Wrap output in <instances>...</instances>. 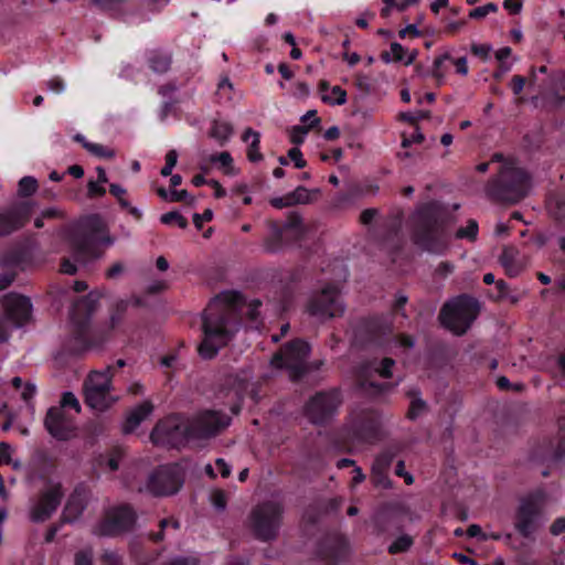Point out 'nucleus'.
I'll return each mask as SVG.
<instances>
[{"label": "nucleus", "mask_w": 565, "mask_h": 565, "mask_svg": "<svg viewBox=\"0 0 565 565\" xmlns=\"http://www.w3.org/2000/svg\"><path fill=\"white\" fill-rule=\"evenodd\" d=\"M243 141L248 143L247 158L250 162H259L263 154L259 150L260 135L252 128H247L243 134Z\"/></svg>", "instance_id": "27"}, {"label": "nucleus", "mask_w": 565, "mask_h": 565, "mask_svg": "<svg viewBox=\"0 0 565 565\" xmlns=\"http://www.w3.org/2000/svg\"><path fill=\"white\" fill-rule=\"evenodd\" d=\"M182 482L183 477L179 466H164L149 477L147 490L154 495H169L175 493Z\"/></svg>", "instance_id": "12"}, {"label": "nucleus", "mask_w": 565, "mask_h": 565, "mask_svg": "<svg viewBox=\"0 0 565 565\" xmlns=\"http://www.w3.org/2000/svg\"><path fill=\"white\" fill-rule=\"evenodd\" d=\"M305 233V226L301 217L298 215L289 216L288 221L281 226H273V235L276 238L292 237L299 238Z\"/></svg>", "instance_id": "21"}, {"label": "nucleus", "mask_w": 565, "mask_h": 565, "mask_svg": "<svg viewBox=\"0 0 565 565\" xmlns=\"http://www.w3.org/2000/svg\"><path fill=\"white\" fill-rule=\"evenodd\" d=\"M6 319L15 328L23 327L32 318V303L28 297L10 294L3 298Z\"/></svg>", "instance_id": "17"}, {"label": "nucleus", "mask_w": 565, "mask_h": 565, "mask_svg": "<svg viewBox=\"0 0 565 565\" xmlns=\"http://www.w3.org/2000/svg\"><path fill=\"white\" fill-rule=\"evenodd\" d=\"M29 212L30 209L24 203L0 211V237L20 228L26 220Z\"/></svg>", "instance_id": "18"}, {"label": "nucleus", "mask_w": 565, "mask_h": 565, "mask_svg": "<svg viewBox=\"0 0 565 565\" xmlns=\"http://www.w3.org/2000/svg\"><path fill=\"white\" fill-rule=\"evenodd\" d=\"M438 214L439 209L437 204L429 203L422 206L414 215V222L417 226V232L415 234L416 243L434 253L440 250L431 242L439 237Z\"/></svg>", "instance_id": "7"}, {"label": "nucleus", "mask_w": 565, "mask_h": 565, "mask_svg": "<svg viewBox=\"0 0 565 565\" xmlns=\"http://www.w3.org/2000/svg\"><path fill=\"white\" fill-rule=\"evenodd\" d=\"M63 494L60 483H47L38 500L31 507V520L34 522H43L51 518L60 505Z\"/></svg>", "instance_id": "15"}, {"label": "nucleus", "mask_w": 565, "mask_h": 565, "mask_svg": "<svg viewBox=\"0 0 565 565\" xmlns=\"http://www.w3.org/2000/svg\"><path fill=\"white\" fill-rule=\"evenodd\" d=\"M163 224H172L175 223L180 228H185L188 226V221L178 212H169L162 214L160 217Z\"/></svg>", "instance_id": "43"}, {"label": "nucleus", "mask_w": 565, "mask_h": 565, "mask_svg": "<svg viewBox=\"0 0 565 565\" xmlns=\"http://www.w3.org/2000/svg\"><path fill=\"white\" fill-rule=\"evenodd\" d=\"M288 157L295 163L296 168L302 169L306 167V160L303 159L302 153L299 150V148H297V147L291 148L288 151Z\"/></svg>", "instance_id": "53"}, {"label": "nucleus", "mask_w": 565, "mask_h": 565, "mask_svg": "<svg viewBox=\"0 0 565 565\" xmlns=\"http://www.w3.org/2000/svg\"><path fill=\"white\" fill-rule=\"evenodd\" d=\"M500 264L510 277L519 276L529 265V258L515 247H505L500 256Z\"/></svg>", "instance_id": "19"}, {"label": "nucleus", "mask_w": 565, "mask_h": 565, "mask_svg": "<svg viewBox=\"0 0 565 565\" xmlns=\"http://www.w3.org/2000/svg\"><path fill=\"white\" fill-rule=\"evenodd\" d=\"M413 544V540L408 535L397 537L388 547L391 554L403 553L407 551Z\"/></svg>", "instance_id": "39"}, {"label": "nucleus", "mask_w": 565, "mask_h": 565, "mask_svg": "<svg viewBox=\"0 0 565 565\" xmlns=\"http://www.w3.org/2000/svg\"><path fill=\"white\" fill-rule=\"evenodd\" d=\"M425 408H426L425 403L420 398L414 397L411 402V406H409V411H408L409 418H412V419L417 418L420 414L424 413Z\"/></svg>", "instance_id": "50"}, {"label": "nucleus", "mask_w": 565, "mask_h": 565, "mask_svg": "<svg viewBox=\"0 0 565 565\" xmlns=\"http://www.w3.org/2000/svg\"><path fill=\"white\" fill-rule=\"evenodd\" d=\"M87 192L88 196L95 198V196H103L106 193V189L104 188L103 183H99L97 180H89L87 183Z\"/></svg>", "instance_id": "51"}, {"label": "nucleus", "mask_w": 565, "mask_h": 565, "mask_svg": "<svg viewBox=\"0 0 565 565\" xmlns=\"http://www.w3.org/2000/svg\"><path fill=\"white\" fill-rule=\"evenodd\" d=\"M230 425V417L218 412H205L192 423L170 416L157 424L151 433L156 445L180 447L192 438H206Z\"/></svg>", "instance_id": "2"}, {"label": "nucleus", "mask_w": 565, "mask_h": 565, "mask_svg": "<svg viewBox=\"0 0 565 565\" xmlns=\"http://www.w3.org/2000/svg\"><path fill=\"white\" fill-rule=\"evenodd\" d=\"M565 532V516L556 519L551 525V533L553 535H559Z\"/></svg>", "instance_id": "63"}, {"label": "nucleus", "mask_w": 565, "mask_h": 565, "mask_svg": "<svg viewBox=\"0 0 565 565\" xmlns=\"http://www.w3.org/2000/svg\"><path fill=\"white\" fill-rule=\"evenodd\" d=\"M341 398L338 391H328L316 394L306 406V414L313 424L329 420L339 406Z\"/></svg>", "instance_id": "14"}, {"label": "nucleus", "mask_w": 565, "mask_h": 565, "mask_svg": "<svg viewBox=\"0 0 565 565\" xmlns=\"http://www.w3.org/2000/svg\"><path fill=\"white\" fill-rule=\"evenodd\" d=\"M478 235V223L475 220H469L465 227H460L456 237L460 239L475 241Z\"/></svg>", "instance_id": "38"}, {"label": "nucleus", "mask_w": 565, "mask_h": 565, "mask_svg": "<svg viewBox=\"0 0 565 565\" xmlns=\"http://www.w3.org/2000/svg\"><path fill=\"white\" fill-rule=\"evenodd\" d=\"M248 381L249 374L247 372H243L242 375H228L222 390L225 391V395L233 394L236 398L241 399L249 385Z\"/></svg>", "instance_id": "22"}, {"label": "nucleus", "mask_w": 565, "mask_h": 565, "mask_svg": "<svg viewBox=\"0 0 565 565\" xmlns=\"http://www.w3.org/2000/svg\"><path fill=\"white\" fill-rule=\"evenodd\" d=\"M394 365V361L392 359L385 358L380 363L372 362L365 365L362 369V379H361V387L369 392L371 388L375 387L373 382L369 381V376L374 372L377 373L381 377H390L392 375L391 369Z\"/></svg>", "instance_id": "20"}, {"label": "nucleus", "mask_w": 565, "mask_h": 565, "mask_svg": "<svg viewBox=\"0 0 565 565\" xmlns=\"http://www.w3.org/2000/svg\"><path fill=\"white\" fill-rule=\"evenodd\" d=\"M511 54L512 50L509 46L501 47L495 52V58L500 62L502 73L508 72L512 66L511 63L507 62Z\"/></svg>", "instance_id": "44"}, {"label": "nucleus", "mask_w": 565, "mask_h": 565, "mask_svg": "<svg viewBox=\"0 0 565 565\" xmlns=\"http://www.w3.org/2000/svg\"><path fill=\"white\" fill-rule=\"evenodd\" d=\"M417 2L418 0H384V7L382 8L381 13L383 17H388L393 8L404 11L406 8Z\"/></svg>", "instance_id": "36"}, {"label": "nucleus", "mask_w": 565, "mask_h": 565, "mask_svg": "<svg viewBox=\"0 0 565 565\" xmlns=\"http://www.w3.org/2000/svg\"><path fill=\"white\" fill-rule=\"evenodd\" d=\"M44 425L50 435L61 440L71 438L75 431L74 418L63 407H51L47 411Z\"/></svg>", "instance_id": "16"}, {"label": "nucleus", "mask_w": 565, "mask_h": 565, "mask_svg": "<svg viewBox=\"0 0 565 565\" xmlns=\"http://www.w3.org/2000/svg\"><path fill=\"white\" fill-rule=\"evenodd\" d=\"M470 50L476 56H479L486 61L489 58L490 53L492 52V46L486 43H472Z\"/></svg>", "instance_id": "48"}, {"label": "nucleus", "mask_w": 565, "mask_h": 565, "mask_svg": "<svg viewBox=\"0 0 565 565\" xmlns=\"http://www.w3.org/2000/svg\"><path fill=\"white\" fill-rule=\"evenodd\" d=\"M547 209L555 218H565V198L558 194L550 196Z\"/></svg>", "instance_id": "34"}, {"label": "nucleus", "mask_w": 565, "mask_h": 565, "mask_svg": "<svg viewBox=\"0 0 565 565\" xmlns=\"http://www.w3.org/2000/svg\"><path fill=\"white\" fill-rule=\"evenodd\" d=\"M309 127L305 126H295L290 131V140L295 145H300L305 141L306 136L308 135Z\"/></svg>", "instance_id": "47"}, {"label": "nucleus", "mask_w": 565, "mask_h": 565, "mask_svg": "<svg viewBox=\"0 0 565 565\" xmlns=\"http://www.w3.org/2000/svg\"><path fill=\"white\" fill-rule=\"evenodd\" d=\"M291 205L305 204L311 199L310 192L302 186L297 188L294 192L289 193Z\"/></svg>", "instance_id": "42"}, {"label": "nucleus", "mask_w": 565, "mask_h": 565, "mask_svg": "<svg viewBox=\"0 0 565 565\" xmlns=\"http://www.w3.org/2000/svg\"><path fill=\"white\" fill-rule=\"evenodd\" d=\"M531 180L527 173L513 162L502 166L498 179L489 186V194L504 202H518L527 195Z\"/></svg>", "instance_id": "4"}, {"label": "nucleus", "mask_w": 565, "mask_h": 565, "mask_svg": "<svg viewBox=\"0 0 565 565\" xmlns=\"http://www.w3.org/2000/svg\"><path fill=\"white\" fill-rule=\"evenodd\" d=\"M75 139L83 143L84 148L99 158H111L114 157V151L100 143H93L85 140V138L81 135H77Z\"/></svg>", "instance_id": "32"}, {"label": "nucleus", "mask_w": 565, "mask_h": 565, "mask_svg": "<svg viewBox=\"0 0 565 565\" xmlns=\"http://www.w3.org/2000/svg\"><path fill=\"white\" fill-rule=\"evenodd\" d=\"M301 121L303 124H308V127H312V126H316L320 122V119L317 117V113L316 110H309L307 111L302 117H301Z\"/></svg>", "instance_id": "62"}, {"label": "nucleus", "mask_w": 565, "mask_h": 565, "mask_svg": "<svg viewBox=\"0 0 565 565\" xmlns=\"http://www.w3.org/2000/svg\"><path fill=\"white\" fill-rule=\"evenodd\" d=\"M211 162L220 163L222 168H224V172L227 174H235L236 171L233 167V158L230 152H221L217 154H213L210 157Z\"/></svg>", "instance_id": "35"}, {"label": "nucleus", "mask_w": 565, "mask_h": 565, "mask_svg": "<svg viewBox=\"0 0 565 565\" xmlns=\"http://www.w3.org/2000/svg\"><path fill=\"white\" fill-rule=\"evenodd\" d=\"M153 411V406L150 402H143L134 408L127 416L124 424V431L131 433L135 430L141 422H143Z\"/></svg>", "instance_id": "25"}, {"label": "nucleus", "mask_w": 565, "mask_h": 565, "mask_svg": "<svg viewBox=\"0 0 565 565\" xmlns=\"http://www.w3.org/2000/svg\"><path fill=\"white\" fill-rule=\"evenodd\" d=\"M497 10L498 7L494 3H488L486 6H481L471 10L469 17L472 19H482L491 12H495Z\"/></svg>", "instance_id": "46"}, {"label": "nucleus", "mask_w": 565, "mask_h": 565, "mask_svg": "<svg viewBox=\"0 0 565 565\" xmlns=\"http://www.w3.org/2000/svg\"><path fill=\"white\" fill-rule=\"evenodd\" d=\"M417 57V51L408 52L399 43L393 42L391 44V51L381 54V58L385 63L391 62H404L406 65H411Z\"/></svg>", "instance_id": "24"}, {"label": "nucleus", "mask_w": 565, "mask_h": 565, "mask_svg": "<svg viewBox=\"0 0 565 565\" xmlns=\"http://www.w3.org/2000/svg\"><path fill=\"white\" fill-rule=\"evenodd\" d=\"M134 511L126 505L110 509L95 526L94 532L100 536H113L129 530L135 523Z\"/></svg>", "instance_id": "13"}, {"label": "nucleus", "mask_w": 565, "mask_h": 565, "mask_svg": "<svg viewBox=\"0 0 565 565\" xmlns=\"http://www.w3.org/2000/svg\"><path fill=\"white\" fill-rule=\"evenodd\" d=\"M393 457L394 454L388 451L379 455L372 465V473L376 475L385 472L388 466L391 465Z\"/></svg>", "instance_id": "37"}, {"label": "nucleus", "mask_w": 565, "mask_h": 565, "mask_svg": "<svg viewBox=\"0 0 565 565\" xmlns=\"http://www.w3.org/2000/svg\"><path fill=\"white\" fill-rule=\"evenodd\" d=\"M479 313V303L468 296H459L447 302L439 315L441 324L455 334H463Z\"/></svg>", "instance_id": "5"}, {"label": "nucleus", "mask_w": 565, "mask_h": 565, "mask_svg": "<svg viewBox=\"0 0 565 565\" xmlns=\"http://www.w3.org/2000/svg\"><path fill=\"white\" fill-rule=\"evenodd\" d=\"M503 7L510 13L516 14L521 11L522 1L521 0H504Z\"/></svg>", "instance_id": "59"}, {"label": "nucleus", "mask_w": 565, "mask_h": 565, "mask_svg": "<svg viewBox=\"0 0 565 565\" xmlns=\"http://www.w3.org/2000/svg\"><path fill=\"white\" fill-rule=\"evenodd\" d=\"M311 316L324 320L341 316L344 306L339 290L334 286H328L319 295L312 298L308 306Z\"/></svg>", "instance_id": "11"}, {"label": "nucleus", "mask_w": 565, "mask_h": 565, "mask_svg": "<svg viewBox=\"0 0 565 565\" xmlns=\"http://www.w3.org/2000/svg\"><path fill=\"white\" fill-rule=\"evenodd\" d=\"M178 161V152L175 150H170L166 154V164L161 169V174L163 177H168L171 174L173 168L175 167Z\"/></svg>", "instance_id": "45"}, {"label": "nucleus", "mask_w": 565, "mask_h": 565, "mask_svg": "<svg viewBox=\"0 0 565 565\" xmlns=\"http://www.w3.org/2000/svg\"><path fill=\"white\" fill-rule=\"evenodd\" d=\"M217 97L224 103H233L242 99L243 94L237 90L228 77H223L217 84Z\"/></svg>", "instance_id": "28"}, {"label": "nucleus", "mask_w": 565, "mask_h": 565, "mask_svg": "<svg viewBox=\"0 0 565 565\" xmlns=\"http://www.w3.org/2000/svg\"><path fill=\"white\" fill-rule=\"evenodd\" d=\"M57 407H63V409H73L75 414H78L81 412L79 402L76 398V396L71 392H66L63 394L61 404Z\"/></svg>", "instance_id": "40"}, {"label": "nucleus", "mask_w": 565, "mask_h": 565, "mask_svg": "<svg viewBox=\"0 0 565 565\" xmlns=\"http://www.w3.org/2000/svg\"><path fill=\"white\" fill-rule=\"evenodd\" d=\"M451 60V53L449 51H446L438 56L435 57L430 74L436 79L438 85H443L446 79V70L444 68L445 62H448Z\"/></svg>", "instance_id": "30"}, {"label": "nucleus", "mask_w": 565, "mask_h": 565, "mask_svg": "<svg viewBox=\"0 0 565 565\" xmlns=\"http://www.w3.org/2000/svg\"><path fill=\"white\" fill-rule=\"evenodd\" d=\"M114 239L109 236L104 221L92 215L77 226V234L72 241L74 256L78 262L87 263L99 258Z\"/></svg>", "instance_id": "3"}, {"label": "nucleus", "mask_w": 565, "mask_h": 565, "mask_svg": "<svg viewBox=\"0 0 565 565\" xmlns=\"http://www.w3.org/2000/svg\"><path fill=\"white\" fill-rule=\"evenodd\" d=\"M85 507L84 494L79 491H75L67 500L63 511V518L67 522L76 520L83 512Z\"/></svg>", "instance_id": "26"}, {"label": "nucleus", "mask_w": 565, "mask_h": 565, "mask_svg": "<svg viewBox=\"0 0 565 565\" xmlns=\"http://www.w3.org/2000/svg\"><path fill=\"white\" fill-rule=\"evenodd\" d=\"M189 198L186 190H169V202H185Z\"/></svg>", "instance_id": "57"}, {"label": "nucleus", "mask_w": 565, "mask_h": 565, "mask_svg": "<svg viewBox=\"0 0 565 565\" xmlns=\"http://www.w3.org/2000/svg\"><path fill=\"white\" fill-rule=\"evenodd\" d=\"M320 98L329 105H343L347 103V93L340 86H330L327 81H321L318 86Z\"/></svg>", "instance_id": "23"}, {"label": "nucleus", "mask_w": 565, "mask_h": 565, "mask_svg": "<svg viewBox=\"0 0 565 565\" xmlns=\"http://www.w3.org/2000/svg\"><path fill=\"white\" fill-rule=\"evenodd\" d=\"M449 62H452L456 67V73L459 75L466 76L468 74V61L465 56L455 60L451 57Z\"/></svg>", "instance_id": "55"}, {"label": "nucleus", "mask_w": 565, "mask_h": 565, "mask_svg": "<svg viewBox=\"0 0 565 565\" xmlns=\"http://www.w3.org/2000/svg\"><path fill=\"white\" fill-rule=\"evenodd\" d=\"M111 367L92 372L85 381V401L97 411H104L117 402L111 393Z\"/></svg>", "instance_id": "6"}, {"label": "nucleus", "mask_w": 565, "mask_h": 565, "mask_svg": "<svg viewBox=\"0 0 565 565\" xmlns=\"http://www.w3.org/2000/svg\"><path fill=\"white\" fill-rule=\"evenodd\" d=\"M467 534L468 536L470 537H480L481 540L486 541L488 540L490 536H488L487 534H484L481 530V527L477 524H471L468 529H467Z\"/></svg>", "instance_id": "60"}, {"label": "nucleus", "mask_w": 565, "mask_h": 565, "mask_svg": "<svg viewBox=\"0 0 565 565\" xmlns=\"http://www.w3.org/2000/svg\"><path fill=\"white\" fill-rule=\"evenodd\" d=\"M281 508L274 502L257 507L252 514V524L256 535L262 540L274 539L277 534Z\"/></svg>", "instance_id": "10"}, {"label": "nucleus", "mask_w": 565, "mask_h": 565, "mask_svg": "<svg viewBox=\"0 0 565 565\" xmlns=\"http://www.w3.org/2000/svg\"><path fill=\"white\" fill-rule=\"evenodd\" d=\"M260 301L245 302L236 291H224L216 296L203 312V340L199 354L212 359L226 345L241 326V317L247 316L252 321L258 316Z\"/></svg>", "instance_id": "1"}, {"label": "nucleus", "mask_w": 565, "mask_h": 565, "mask_svg": "<svg viewBox=\"0 0 565 565\" xmlns=\"http://www.w3.org/2000/svg\"><path fill=\"white\" fill-rule=\"evenodd\" d=\"M428 116V113L426 111H422V110H416V111H407V113H403L401 115V118L405 121H409V122H416L418 121L419 119L422 118H425Z\"/></svg>", "instance_id": "56"}, {"label": "nucleus", "mask_w": 565, "mask_h": 565, "mask_svg": "<svg viewBox=\"0 0 565 565\" xmlns=\"http://www.w3.org/2000/svg\"><path fill=\"white\" fill-rule=\"evenodd\" d=\"M525 85V78L522 76H513L511 79V87L515 95H519Z\"/></svg>", "instance_id": "61"}, {"label": "nucleus", "mask_w": 565, "mask_h": 565, "mask_svg": "<svg viewBox=\"0 0 565 565\" xmlns=\"http://www.w3.org/2000/svg\"><path fill=\"white\" fill-rule=\"evenodd\" d=\"M150 67L153 72L164 73L170 67V56L163 52H152L149 56Z\"/></svg>", "instance_id": "31"}, {"label": "nucleus", "mask_w": 565, "mask_h": 565, "mask_svg": "<svg viewBox=\"0 0 565 565\" xmlns=\"http://www.w3.org/2000/svg\"><path fill=\"white\" fill-rule=\"evenodd\" d=\"M308 354L309 345L301 340H296L276 353L271 359V364L278 369L285 367L290 371L292 377H298L306 371Z\"/></svg>", "instance_id": "9"}, {"label": "nucleus", "mask_w": 565, "mask_h": 565, "mask_svg": "<svg viewBox=\"0 0 565 565\" xmlns=\"http://www.w3.org/2000/svg\"><path fill=\"white\" fill-rule=\"evenodd\" d=\"M13 448L8 443H0V466L11 463Z\"/></svg>", "instance_id": "52"}, {"label": "nucleus", "mask_w": 565, "mask_h": 565, "mask_svg": "<svg viewBox=\"0 0 565 565\" xmlns=\"http://www.w3.org/2000/svg\"><path fill=\"white\" fill-rule=\"evenodd\" d=\"M109 191L114 196H116L118 199L119 203L122 206H128V202L122 198L126 193V190L122 186L114 183V184H110Z\"/></svg>", "instance_id": "58"}, {"label": "nucleus", "mask_w": 565, "mask_h": 565, "mask_svg": "<svg viewBox=\"0 0 565 565\" xmlns=\"http://www.w3.org/2000/svg\"><path fill=\"white\" fill-rule=\"evenodd\" d=\"M38 189V182L32 177H24L19 182V192L22 195H31Z\"/></svg>", "instance_id": "41"}, {"label": "nucleus", "mask_w": 565, "mask_h": 565, "mask_svg": "<svg viewBox=\"0 0 565 565\" xmlns=\"http://www.w3.org/2000/svg\"><path fill=\"white\" fill-rule=\"evenodd\" d=\"M75 565H92V556L87 552H79L75 557Z\"/></svg>", "instance_id": "64"}, {"label": "nucleus", "mask_w": 565, "mask_h": 565, "mask_svg": "<svg viewBox=\"0 0 565 565\" xmlns=\"http://www.w3.org/2000/svg\"><path fill=\"white\" fill-rule=\"evenodd\" d=\"M545 502L546 494L541 490L522 499L515 521L520 534L527 537L537 530Z\"/></svg>", "instance_id": "8"}, {"label": "nucleus", "mask_w": 565, "mask_h": 565, "mask_svg": "<svg viewBox=\"0 0 565 565\" xmlns=\"http://www.w3.org/2000/svg\"><path fill=\"white\" fill-rule=\"evenodd\" d=\"M211 501L213 505L218 510H223L226 507L225 493L221 490H215L212 492Z\"/></svg>", "instance_id": "54"}, {"label": "nucleus", "mask_w": 565, "mask_h": 565, "mask_svg": "<svg viewBox=\"0 0 565 565\" xmlns=\"http://www.w3.org/2000/svg\"><path fill=\"white\" fill-rule=\"evenodd\" d=\"M46 88L54 94H62L66 89L65 82L58 77H52L46 82Z\"/></svg>", "instance_id": "49"}, {"label": "nucleus", "mask_w": 565, "mask_h": 565, "mask_svg": "<svg viewBox=\"0 0 565 565\" xmlns=\"http://www.w3.org/2000/svg\"><path fill=\"white\" fill-rule=\"evenodd\" d=\"M374 430V424L369 419H361L352 423L350 435L352 441H369Z\"/></svg>", "instance_id": "29"}, {"label": "nucleus", "mask_w": 565, "mask_h": 565, "mask_svg": "<svg viewBox=\"0 0 565 565\" xmlns=\"http://www.w3.org/2000/svg\"><path fill=\"white\" fill-rule=\"evenodd\" d=\"M233 134V127L226 121H214L211 128V136L221 142H225Z\"/></svg>", "instance_id": "33"}]
</instances>
